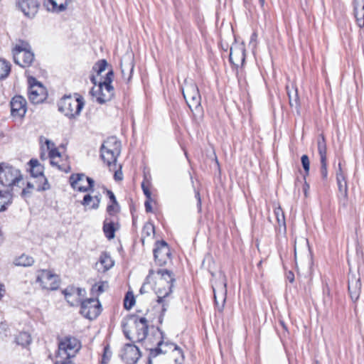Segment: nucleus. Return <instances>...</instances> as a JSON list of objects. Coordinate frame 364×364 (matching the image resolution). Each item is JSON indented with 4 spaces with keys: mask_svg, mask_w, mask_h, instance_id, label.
I'll return each instance as SVG.
<instances>
[{
    "mask_svg": "<svg viewBox=\"0 0 364 364\" xmlns=\"http://www.w3.org/2000/svg\"><path fill=\"white\" fill-rule=\"evenodd\" d=\"M153 278L156 279L154 289L157 295V302L161 304L172 292L174 275L171 271L166 269H159L156 272L151 269L146 280L150 282Z\"/></svg>",
    "mask_w": 364,
    "mask_h": 364,
    "instance_id": "f257e3e1",
    "label": "nucleus"
},
{
    "mask_svg": "<svg viewBox=\"0 0 364 364\" xmlns=\"http://www.w3.org/2000/svg\"><path fill=\"white\" fill-rule=\"evenodd\" d=\"M122 327L126 338L132 342H141L148 334V321L137 315L127 316L122 321Z\"/></svg>",
    "mask_w": 364,
    "mask_h": 364,
    "instance_id": "f03ea898",
    "label": "nucleus"
},
{
    "mask_svg": "<svg viewBox=\"0 0 364 364\" xmlns=\"http://www.w3.org/2000/svg\"><path fill=\"white\" fill-rule=\"evenodd\" d=\"M65 95L58 103V110L67 117L72 119L79 116L85 105L82 97Z\"/></svg>",
    "mask_w": 364,
    "mask_h": 364,
    "instance_id": "7ed1b4c3",
    "label": "nucleus"
},
{
    "mask_svg": "<svg viewBox=\"0 0 364 364\" xmlns=\"http://www.w3.org/2000/svg\"><path fill=\"white\" fill-rule=\"evenodd\" d=\"M23 176L18 168L6 163L0 164V184L13 193L15 186H18Z\"/></svg>",
    "mask_w": 364,
    "mask_h": 364,
    "instance_id": "20e7f679",
    "label": "nucleus"
},
{
    "mask_svg": "<svg viewBox=\"0 0 364 364\" xmlns=\"http://www.w3.org/2000/svg\"><path fill=\"white\" fill-rule=\"evenodd\" d=\"M114 78V72L112 69L109 70L102 82H99L97 89L93 87L91 90V94L96 97V100L100 104H104L113 97L114 89L112 85Z\"/></svg>",
    "mask_w": 364,
    "mask_h": 364,
    "instance_id": "39448f33",
    "label": "nucleus"
},
{
    "mask_svg": "<svg viewBox=\"0 0 364 364\" xmlns=\"http://www.w3.org/2000/svg\"><path fill=\"white\" fill-rule=\"evenodd\" d=\"M120 153V142L115 137L107 139L101 147V157L111 168L116 166L117 156Z\"/></svg>",
    "mask_w": 364,
    "mask_h": 364,
    "instance_id": "423d86ee",
    "label": "nucleus"
},
{
    "mask_svg": "<svg viewBox=\"0 0 364 364\" xmlns=\"http://www.w3.org/2000/svg\"><path fill=\"white\" fill-rule=\"evenodd\" d=\"M81 348L80 342L75 337L66 336L58 343L56 359L70 360Z\"/></svg>",
    "mask_w": 364,
    "mask_h": 364,
    "instance_id": "0eeeda50",
    "label": "nucleus"
},
{
    "mask_svg": "<svg viewBox=\"0 0 364 364\" xmlns=\"http://www.w3.org/2000/svg\"><path fill=\"white\" fill-rule=\"evenodd\" d=\"M36 282L46 290H57L60 284V279L56 274L50 270L41 269L37 272Z\"/></svg>",
    "mask_w": 364,
    "mask_h": 364,
    "instance_id": "6e6552de",
    "label": "nucleus"
},
{
    "mask_svg": "<svg viewBox=\"0 0 364 364\" xmlns=\"http://www.w3.org/2000/svg\"><path fill=\"white\" fill-rule=\"evenodd\" d=\"M28 82V95L30 101L33 104L43 102L48 96L46 87L33 77H29Z\"/></svg>",
    "mask_w": 364,
    "mask_h": 364,
    "instance_id": "1a4fd4ad",
    "label": "nucleus"
},
{
    "mask_svg": "<svg viewBox=\"0 0 364 364\" xmlns=\"http://www.w3.org/2000/svg\"><path fill=\"white\" fill-rule=\"evenodd\" d=\"M182 93L188 107L192 112L193 109L197 110L200 108L201 97L198 88L195 83L186 85L182 90Z\"/></svg>",
    "mask_w": 364,
    "mask_h": 364,
    "instance_id": "9d476101",
    "label": "nucleus"
},
{
    "mask_svg": "<svg viewBox=\"0 0 364 364\" xmlns=\"http://www.w3.org/2000/svg\"><path fill=\"white\" fill-rule=\"evenodd\" d=\"M101 313V304L97 298H90L81 301L80 314L90 320L96 318Z\"/></svg>",
    "mask_w": 364,
    "mask_h": 364,
    "instance_id": "9b49d317",
    "label": "nucleus"
},
{
    "mask_svg": "<svg viewBox=\"0 0 364 364\" xmlns=\"http://www.w3.org/2000/svg\"><path fill=\"white\" fill-rule=\"evenodd\" d=\"M72 188L80 192L93 191L95 181L84 173H73L69 178Z\"/></svg>",
    "mask_w": 364,
    "mask_h": 364,
    "instance_id": "f8f14e48",
    "label": "nucleus"
},
{
    "mask_svg": "<svg viewBox=\"0 0 364 364\" xmlns=\"http://www.w3.org/2000/svg\"><path fill=\"white\" fill-rule=\"evenodd\" d=\"M171 250L164 240L157 241L154 249L155 262L159 266H164L171 260Z\"/></svg>",
    "mask_w": 364,
    "mask_h": 364,
    "instance_id": "ddd939ff",
    "label": "nucleus"
},
{
    "mask_svg": "<svg viewBox=\"0 0 364 364\" xmlns=\"http://www.w3.org/2000/svg\"><path fill=\"white\" fill-rule=\"evenodd\" d=\"M47 148L49 149V157L50 159V164L53 166H56L60 171L68 173L70 171V166L67 161L59 163V160L61 157L59 151L54 148V144L50 140L46 141Z\"/></svg>",
    "mask_w": 364,
    "mask_h": 364,
    "instance_id": "4468645a",
    "label": "nucleus"
},
{
    "mask_svg": "<svg viewBox=\"0 0 364 364\" xmlns=\"http://www.w3.org/2000/svg\"><path fill=\"white\" fill-rule=\"evenodd\" d=\"M28 164L30 166V172L33 177L38 178L41 177L40 180L43 181L42 186L37 187V191H46L50 188V185L48 182L47 178L43 176V167L40 164L38 161L35 159H32L29 161Z\"/></svg>",
    "mask_w": 364,
    "mask_h": 364,
    "instance_id": "2eb2a0df",
    "label": "nucleus"
},
{
    "mask_svg": "<svg viewBox=\"0 0 364 364\" xmlns=\"http://www.w3.org/2000/svg\"><path fill=\"white\" fill-rule=\"evenodd\" d=\"M65 299L70 306H75L78 304H81V298L85 294V289L82 288H75L74 287H68L63 291Z\"/></svg>",
    "mask_w": 364,
    "mask_h": 364,
    "instance_id": "dca6fc26",
    "label": "nucleus"
},
{
    "mask_svg": "<svg viewBox=\"0 0 364 364\" xmlns=\"http://www.w3.org/2000/svg\"><path fill=\"white\" fill-rule=\"evenodd\" d=\"M122 359L128 364H135L141 357L139 349L133 344H126L121 353Z\"/></svg>",
    "mask_w": 364,
    "mask_h": 364,
    "instance_id": "f3484780",
    "label": "nucleus"
},
{
    "mask_svg": "<svg viewBox=\"0 0 364 364\" xmlns=\"http://www.w3.org/2000/svg\"><path fill=\"white\" fill-rule=\"evenodd\" d=\"M26 100L21 95L14 96L11 102V113L13 117H23L26 112Z\"/></svg>",
    "mask_w": 364,
    "mask_h": 364,
    "instance_id": "a211bd4d",
    "label": "nucleus"
},
{
    "mask_svg": "<svg viewBox=\"0 0 364 364\" xmlns=\"http://www.w3.org/2000/svg\"><path fill=\"white\" fill-rule=\"evenodd\" d=\"M159 334L160 335V341L157 343V346L154 348H149L150 353L149 356L155 358L159 354H166L171 352L173 349H176V344L173 343L164 342L162 341L163 333L157 329Z\"/></svg>",
    "mask_w": 364,
    "mask_h": 364,
    "instance_id": "6ab92c4d",
    "label": "nucleus"
},
{
    "mask_svg": "<svg viewBox=\"0 0 364 364\" xmlns=\"http://www.w3.org/2000/svg\"><path fill=\"white\" fill-rule=\"evenodd\" d=\"M18 6L23 14L28 18H33L39 8L38 0H21Z\"/></svg>",
    "mask_w": 364,
    "mask_h": 364,
    "instance_id": "aec40b11",
    "label": "nucleus"
},
{
    "mask_svg": "<svg viewBox=\"0 0 364 364\" xmlns=\"http://www.w3.org/2000/svg\"><path fill=\"white\" fill-rule=\"evenodd\" d=\"M213 289L215 306L218 311L222 312L226 301V283L223 282V284L220 287H218L217 289L215 287H213Z\"/></svg>",
    "mask_w": 364,
    "mask_h": 364,
    "instance_id": "412c9836",
    "label": "nucleus"
},
{
    "mask_svg": "<svg viewBox=\"0 0 364 364\" xmlns=\"http://www.w3.org/2000/svg\"><path fill=\"white\" fill-rule=\"evenodd\" d=\"M245 60V49L242 46L230 48V61L236 67L242 65Z\"/></svg>",
    "mask_w": 364,
    "mask_h": 364,
    "instance_id": "4be33fe9",
    "label": "nucleus"
},
{
    "mask_svg": "<svg viewBox=\"0 0 364 364\" xmlns=\"http://www.w3.org/2000/svg\"><path fill=\"white\" fill-rule=\"evenodd\" d=\"M34 60V55L30 50L22 51V53H14V60L15 63L22 68L28 67Z\"/></svg>",
    "mask_w": 364,
    "mask_h": 364,
    "instance_id": "5701e85b",
    "label": "nucleus"
},
{
    "mask_svg": "<svg viewBox=\"0 0 364 364\" xmlns=\"http://www.w3.org/2000/svg\"><path fill=\"white\" fill-rule=\"evenodd\" d=\"M72 0H46L44 6L48 11L59 13L66 10Z\"/></svg>",
    "mask_w": 364,
    "mask_h": 364,
    "instance_id": "b1692460",
    "label": "nucleus"
},
{
    "mask_svg": "<svg viewBox=\"0 0 364 364\" xmlns=\"http://www.w3.org/2000/svg\"><path fill=\"white\" fill-rule=\"evenodd\" d=\"M336 180L340 193L346 198L348 196V184L346 178V173L342 168V163H338V168L336 171Z\"/></svg>",
    "mask_w": 364,
    "mask_h": 364,
    "instance_id": "393cba45",
    "label": "nucleus"
},
{
    "mask_svg": "<svg viewBox=\"0 0 364 364\" xmlns=\"http://www.w3.org/2000/svg\"><path fill=\"white\" fill-rule=\"evenodd\" d=\"M103 232L109 240L113 239L115 236V222L113 218L106 217L103 223Z\"/></svg>",
    "mask_w": 364,
    "mask_h": 364,
    "instance_id": "a878e982",
    "label": "nucleus"
},
{
    "mask_svg": "<svg viewBox=\"0 0 364 364\" xmlns=\"http://www.w3.org/2000/svg\"><path fill=\"white\" fill-rule=\"evenodd\" d=\"M348 291L351 299L357 301L361 291V283L359 279L348 281Z\"/></svg>",
    "mask_w": 364,
    "mask_h": 364,
    "instance_id": "bb28decb",
    "label": "nucleus"
},
{
    "mask_svg": "<svg viewBox=\"0 0 364 364\" xmlns=\"http://www.w3.org/2000/svg\"><path fill=\"white\" fill-rule=\"evenodd\" d=\"M98 264L102 267L101 268H98V270L105 272L113 267L114 261L107 252H104L100 255L97 265Z\"/></svg>",
    "mask_w": 364,
    "mask_h": 364,
    "instance_id": "cd10ccee",
    "label": "nucleus"
},
{
    "mask_svg": "<svg viewBox=\"0 0 364 364\" xmlns=\"http://www.w3.org/2000/svg\"><path fill=\"white\" fill-rule=\"evenodd\" d=\"M14 193L9 191H0V212L6 209V206L11 203Z\"/></svg>",
    "mask_w": 364,
    "mask_h": 364,
    "instance_id": "c85d7f7f",
    "label": "nucleus"
},
{
    "mask_svg": "<svg viewBox=\"0 0 364 364\" xmlns=\"http://www.w3.org/2000/svg\"><path fill=\"white\" fill-rule=\"evenodd\" d=\"M13 263L15 266L30 267L34 263V259L32 257L23 254L16 257Z\"/></svg>",
    "mask_w": 364,
    "mask_h": 364,
    "instance_id": "c756f323",
    "label": "nucleus"
},
{
    "mask_svg": "<svg viewBox=\"0 0 364 364\" xmlns=\"http://www.w3.org/2000/svg\"><path fill=\"white\" fill-rule=\"evenodd\" d=\"M16 343L21 346L22 347H26L29 346L32 342V338L31 335L25 331L20 332L15 338Z\"/></svg>",
    "mask_w": 364,
    "mask_h": 364,
    "instance_id": "7c9ffc66",
    "label": "nucleus"
},
{
    "mask_svg": "<svg viewBox=\"0 0 364 364\" xmlns=\"http://www.w3.org/2000/svg\"><path fill=\"white\" fill-rule=\"evenodd\" d=\"M318 151L320 155L321 160H327L326 158V143L325 137L323 134L320 135L317 140Z\"/></svg>",
    "mask_w": 364,
    "mask_h": 364,
    "instance_id": "2f4dec72",
    "label": "nucleus"
},
{
    "mask_svg": "<svg viewBox=\"0 0 364 364\" xmlns=\"http://www.w3.org/2000/svg\"><path fill=\"white\" fill-rule=\"evenodd\" d=\"M108 288V282L105 281H100L95 283L91 288V293L93 296H98L102 294L105 289Z\"/></svg>",
    "mask_w": 364,
    "mask_h": 364,
    "instance_id": "473e14b6",
    "label": "nucleus"
},
{
    "mask_svg": "<svg viewBox=\"0 0 364 364\" xmlns=\"http://www.w3.org/2000/svg\"><path fill=\"white\" fill-rule=\"evenodd\" d=\"M171 357L176 364H181L184 360V355L182 349L176 344V349L171 352Z\"/></svg>",
    "mask_w": 364,
    "mask_h": 364,
    "instance_id": "72a5a7b5",
    "label": "nucleus"
},
{
    "mask_svg": "<svg viewBox=\"0 0 364 364\" xmlns=\"http://www.w3.org/2000/svg\"><path fill=\"white\" fill-rule=\"evenodd\" d=\"M287 94L289 96V105L291 107H296L297 108L299 105V95H298L297 89H293L294 90L291 92L289 90V87L287 86Z\"/></svg>",
    "mask_w": 364,
    "mask_h": 364,
    "instance_id": "f704fd0d",
    "label": "nucleus"
},
{
    "mask_svg": "<svg viewBox=\"0 0 364 364\" xmlns=\"http://www.w3.org/2000/svg\"><path fill=\"white\" fill-rule=\"evenodd\" d=\"M274 215L277 218V221L278 226H279V229H281L282 228L284 229V230H286L285 217H284V214L280 207H278L274 209Z\"/></svg>",
    "mask_w": 364,
    "mask_h": 364,
    "instance_id": "c9c22d12",
    "label": "nucleus"
},
{
    "mask_svg": "<svg viewBox=\"0 0 364 364\" xmlns=\"http://www.w3.org/2000/svg\"><path fill=\"white\" fill-rule=\"evenodd\" d=\"M155 233V228L154 225L148 222L144 224L142 230V237H141V242L142 243L144 242V240L147 237H150L152 235H154Z\"/></svg>",
    "mask_w": 364,
    "mask_h": 364,
    "instance_id": "e433bc0d",
    "label": "nucleus"
},
{
    "mask_svg": "<svg viewBox=\"0 0 364 364\" xmlns=\"http://www.w3.org/2000/svg\"><path fill=\"white\" fill-rule=\"evenodd\" d=\"M11 71L10 63L3 59H0V79L6 78Z\"/></svg>",
    "mask_w": 364,
    "mask_h": 364,
    "instance_id": "4c0bfd02",
    "label": "nucleus"
},
{
    "mask_svg": "<svg viewBox=\"0 0 364 364\" xmlns=\"http://www.w3.org/2000/svg\"><path fill=\"white\" fill-rule=\"evenodd\" d=\"M107 65L108 64H107V62L106 60H105V59L100 60L93 65L92 69L99 75L103 71L105 70Z\"/></svg>",
    "mask_w": 364,
    "mask_h": 364,
    "instance_id": "58836bf2",
    "label": "nucleus"
},
{
    "mask_svg": "<svg viewBox=\"0 0 364 364\" xmlns=\"http://www.w3.org/2000/svg\"><path fill=\"white\" fill-rule=\"evenodd\" d=\"M120 208L119 203H111L107 207V213L109 215L108 218L114 217L119 212Z\"/></svg>",
    "mask_w": 364,
    "mask_h": 364,
    "instance_id": "ea45409f",
    "label": "nucleus"
},
{
    "mask_svg": "<svg viewBox=\"0 0 364 364\" xmlns=\"http://www.w3.org/2000/svg\"><path fill=\"white\" fill-rule=\"evenodd\" d=\"M135 299L132 293H127L124 300V306L126 309H131L134 305Z\"/></svg>",
    "mask_w": 364,
    "mask_h": 364,
    "instance_id": "a19ab883",
    "label": "nucleus"
},
{
    "mask_svg": "<svg viewBox=\"0 0 364 364\" xmlns=\"http://www.w3.org/2000/svg\"><path fill=\"white\" fill-rule=\"evenodd\" d=\"M29 45L23 41H21L19 43L16 44L13 49V55H14V53H22V51L28 50Z\"/></svg>",
    "mask_w": 364,
    "mask_h": 364,
    "instance_id": "79ce46f5",
    "label": "nucleus"
},
{
    "mask_svg": "<svg viewBox=\"0 0 364 364\" xmlns=\"http://www.w3.org/2000/svg\"><path fill=\"white\" fill-rule=\"evenodd\" d=\"M302 166L304 169L306 175L309 174L310 168V161L309 156L306 154L303 155L301 158Z\"/></svg>",
    "mask_w": 364,
    "mask_h": 364,
    "instance_id": "37998d69",
    "label": "nucleus"
},
{
    "mask_svg": "<svg viewBox=\"0 0 364 364\" xmlns=\"http://www.w3.org/2000/svg\"><path fill=\"white\" fill-rule=\"evenodd\" d=\"M321 175L324 180L328 177L327 160H321Z\"/></svg>",
    "mask_w": 364,
    "mask_h": 364,
    "instance_id": "c03bdc74",
    "label": "nucleus"
},
{
    "mask_svg": "<svg viewBox=\"0 0 364 364\" xmlns=\"http://www.w3.org/2000/svg\"><path fill=\"white\" fill-rule=\"evenodd\" d=\"M111 356V351L108 346L104 348V354L102 356V364H107Z\"/></svg>",
    "mask_w": 364,
    "mask_h": 364,
    "instance_id": "a18cd8bd",
    "label": "nucleus"
},
{
    "mask_svg": "<svg viewBox=\"0 0 364 364\" xmlns=\"http://www.w3.org/2000/svg\"><path fill=\"white\" fill-rule=\"evenodd\" d=\"M93 197L90 195V194H86L84 198H83V200L81 202V204L84 206H89L90 203L92 202L93 203L94 202V200H93Z\"/></svg>",
    "mask_w": 364,
    "mask_h": 364,
    "instance_id": "49530a36",
    "label": "nucleus"
},
{
    "mask_svg": "<svg viewBox=\"0 0 364 364\" xmlns=\"http://www.w3.org/2000/svg\"><path fill=\"white\" fill-rule=\"evenodd\" d=\"M92 197L94 198L93 199L94 202H93V203H92L90 208L96 210L100 206V200H101L100 195H96Z\"/></svg>",
    "mask_w": 364,
    "mask_h": 364,
    "instance_id": "de8ad7c7",
    "label": "nucleus"
},
{
    "mask_svg": "<svg viewBox=\"0 0 364 364\" xmlns=\"http://www.w3.org/2000/svg\"><path fill=\"white\" fill-rule=\"evenodd\" d=\"M33 188H34L33 184L30 182H28L27 187L26 188H23V190L21 191V196L26 197L27 196L26 195L31 193L30 190L33 189Z\"/></svg>",
    "mask_w": 364,
    "mask_h": 364,
    "instance_id": "09e8293b",
    "label": "nucleus"
},
{
    "mask_svg": "<svg viewBox=\"0 0 364 364\" xmlns=\"http://www.w3.org/2000/svg\"><path fill=\"white\" fill-rule=\"evenodd\" d=\"M141 188L143 190L144 195L146 197V199H151V191H149V188L145 186L144 182H143L141 183Z\"/></svg>",
    "mask_w": 364,
    "mask_h": 364,
    "instance_id": "8fccbe9b",
    "label": "nucleus"
},
{
    "mask_svg": "<svg viewBox=\"0 0 364 364\" xmlns=\"http://www.w3.org/2000/svg\"><path fill=\"white\" fill-rule=\"evenodd\" d=\"M107 196L109 198L111 203H118L114 193L110 190H106Z\"/></svg>",
    "mask_w": 364,
    "mask_h": 364,
    "instance_id": "3c124183",
    "label": "nucleus"
},
{
    "mask_svg": "<svg viewBox=\"0 0 364 364\" xmlns=\"http://www.w3.org/2000/svg\"><path fill=\"white\" fill-rule=\"evenodd\" d=\"M151 199H146V200L144 203L145 210L147 213L152 212V207L151 205Z\"/></svg>",
    "mask_w": 364,
    "mask_h": 364,
    "instance_id": "603ef678",
    "label": "nucleus"
},
{
    "mask_svg": "<svg viewBox=\"0 0 364 364\" xmlns=\"http://www.w3.org/2000/svg\"><path fill=\"white\" fill-rule=\"evenodd\" d=\"M195 196L198 200V203H197L198 208L199 210H200V209H201V198H200V193L198 191H195Z\"/></svg>",
    "mask_w": 364,
    "mask_h": 364,
    "instance_id": "864d4df0",
    "label": "nucleus"
},
{
    "mask_svg": "<svg viewBox=\"0 0 364 364\" xmlns=\"http://www.w3.org/2000/svg\"><path fill=\"white\" fill-rule=\"evenodd\" d=\"M114 179L116 181H122L123 178V174L122 172L119 171H115L114 174Z\"/></svg>",
    "mask_w": 364,
    "mask_h": 364,
    "instance_id": "5fc2aeb1",
    "label": "nucleus"
},
{
    "mask_svg": "<svg viewBox=\"0 0 364 364\" xmlns=\"http://www.w3.org/2000/svg\"><path fill=\"white\" fill-rule=\"evenodd\" d=\"M54 364H73L70 360L56 359Z\"/></svg>",
    "mask_w": 364,
    "mask_h": 364,
    "instance_id": "6e6d98bb",
    "label": "nucleus"
},
{
    "mask_svg": "<svg viewBox=\"0 0 364 364\" xmlns=\"http://www.w3.org/2000/svg\"><path fill=\"white\" fill-rule=\"evenodd\" d=\"M309 189V186L306 183H305L304 186V192L306 197H307V191Z\"/></svg>",
    "mask_w": 364,
    "mask_h": 364,
    "instance_id": "4d7b16f0",
    "label": "nucleus"
},
{
    "mask_svg": "<svg viewBox=\"0 0 364 364\" xmlns=\"http://www.w3.org/2000/svg\"><path fill=\"white\" fill-rule=\"evenodd\" d=\"M148 282H147V281L146 280V282H145V283L143 284V286L141 287L140 291H139L141 294H144V293L145 292V290H144V289H145V286H146V283H148Z\"/></svg>",
    "mask_w": 364,
    "mask_h": 364,
    "instance_id": "13d9d810",
    "label": "nucleus"
},
{
    "mask_svg": "<svg viewBox=\"0 0 364 364\" xmlns=\"http://www.w3.org/2000/svg\"><path fill=\"white\" fill-rule=\"evenodd\" d=\"M90 80H91V82H92L95 85H97V80H96V78H95V76H93V75H92V76L90 77Z\"/></svg>",
    "mask_w": 364,
    "mask_h": 364,
    "instance_id": "bf43d9fd",
    "label": "nucleus"
},
{
    "mask_svg": "<svg viewBox=\"0 0 364 364\" xmlns=\"http://www.w3.org/2000/svg\"><path fill=\"white\" fill-rule=\"evenodd\" d=\"M259 4L261 5V6H264L265 0H259Z\"/></svg>",
    "mask_w": 364,
    "mask_h": 364,
    "instance_id": "052dcab7",
    "label": "nucleus"
},
{
    "mask_svg": "<svg viewBox=\"0 0 364 364\" xmlns=\"http://www.w3.org/2000/svg\"><path fill=\"white\" fill-rule=\"evenodd\" d=\"M3 286L0 284V297L2 296Z\"/></svg>",
    "mask_w": 364,
    "mask_h": 364,
    "instance_id": "680f3d73",
    "label": "nucleus"
},
{
    "mask_svg": "<svg viewBox=\"0 0 364 364\" xmlns=\"http://www.w3.org/2000/svg\"><path fill=\"white\" fill-rule=\"evenodd\" d=\"M3 241V235L1 234V232L0 231V243Z\"/></svg>",
    "mask_w": 364,
    "mask_h": 364,
    "instance_id": "e2e57ef3",
    "label": "nucleus"
},
{
    "mask_svg": "<svg viewBox=\"0 0 364 364\" xmlns=\"http://www.w3.org/2000/svg\"><path fill=\"white\" fill-rule=\"evenodd\" d=\"M291 282L294 281V275L291 276V278H289Z\"/></svg>",
    "mask_w": 364,
    "mask_h": 364,
    "instance_id": "0e129e2a",
    "label": "nucleus"
},
{
    "mask_svg": "<svg viewBox=\"0 0 364 364\" xmlns=\"http://www.w3.org/2000/svg\"><path fill=\"white\" fill-rule=\"evenodd\" d=\"M75 296H72V297H70V300H75Z\"/></svg>",
    "mask_w": 364,
    "mask_h": 364,
    "instance_id": "69168bd1",
    "label": "nucleus"
},
{
    "mask_svg": "<svg viewBox=\"0 0 364 364\" xmlns=\"http://www.w3.org/2000/svg\"><path fill=\"white\" fill-rule=\"evenodd\" d=\"M281 324L282 325V326H283L284 328H286V326H285V325H284V322H283V321H281Z\"/></svg>",
    "mask_w": 364,
    "mask_h": 364,
    "instance_id": "338daca9",
    "label": "nucleus"
},
{
    "mask_svg": "<svg viewBox=\"0 0 364 364\" xmlns=\"http://www.w3.org/2000/svg\"><path fill=\"white\" fill-rule=\"evenodd\" d=\"M314 364H320L318 360H316Z\"/></svg>",
    "mask_w": 364,
    "mask_h": 364,
    "instance_id": "774afa93",
    "label": "nucleus"
}]
</instances>
